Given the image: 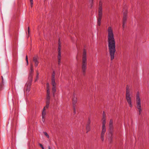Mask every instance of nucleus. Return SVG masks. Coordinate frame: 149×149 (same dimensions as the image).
<instances>
[{
    "instance_id": "1",
    "label": "nucleus",
    "mask_w": 149,
    "mask_h": 149,
    "mask_svg": "<svg viewBox=\"0 0 149 149\" xmlns=\"http://www.w3.org/2000/svg\"><path fill=\"white\" fill-rule=\"evenodd\" d=\"M107 41L109 53L111 59L112 60L114 58L116 51V42L113 29L111 27H109L107 29Z\"/></svg>"
},
{
    "instance_id": "2",
    "label": "nucleus",
    "mask_w": 149,
    "mask_h": 149,
    "mask_svg": "<svg viewBox=\"0 0 149 149\" xmlns=\"http://www.w3.org/2000/svg\"><path fill=\"white\" fill-rule=\"evenodd\" d=\"M87 66V55L86 50H83L81 65V71L83 75L86 74Z\"/></svg>"
},
{
    "instance_id": "3",
    "label": "nucleus",
    "mask_w": 149,
    "mask_h": 149,
    "mask_svg": "<svg viewBox=\"0 0 149 149\" xmlns=\"http://www.w3.org/2000/svg\"><path fill=\"white\" fill-rule=\"evenodd\" d=\"M136 108L138 109L139 111V115H140L142 111L141 107V99L139 92H137L136 95Z\"/></svg>"
},
{
    "instance_id": "4",
    "label": "nucleus",
    "mask_w": 149,
    "mask_h": 149,
    "mask_svg": "<svg viewBox=\"0 0 149 149\" xmlns=\"http://www.w3.org/2000/svg\"><path fill=\"white\" fill-rule=\"evenodd\" d=\"M126 98L129 107L132 108L133 105L132 101V95L130 94L129 86L128 85L126 87Z\"/></svg>"
},
{
    "instance_id": "5",
    "label": "nucleus",
    "mask_w": 149,
    "mask_h": 149,
    "mask_svg": "<svg viewBox=\"0 0 149 149\" xmlns=\"http://www.w3.org/2000/svg\"><path fill=\"white\" fill-rule=\"evenodd\" d=\"M102 131L101 134V138L102 141L104 140V136L106 132V127L105 124L106 123V119L102 118Z\"/></svg>"
},
{
    "instance_id": "6",
    "label": "nucleus",
    "mask_w": 149,
    "mask_h": 149,
    "mask_svg": "<svg viewBox=\"0 0 149 149\" xmlns=\"http://www.w3.org/2000/svg\"><path fill=\"white\" fill-rule=\"evenodd\" d=\"M123 27L124 28L125 27V24L126 23L127 20V10L126 9H124L123 11Z\"/></svg>"
},
{
    "instance_id": "7",
    "label": "nucleus",
    "mask_w": 149,
    "mask_h": 149,
    "mask_svg": "<svg viewBox=\"0 0 149 149\" xmlns=\"http://www.w3.org/2000/svg\"><path fill=\"white\" fill-rule=\"evenodd\" d=\"M32 80L29 79L26 84L25 87V91L26 93H29L30 90Z\"/></svg>"
},
{
    "instance_id": "8",
    "label": "nucleus",
    "mask_w": 149,
    "mask_h": 149,
    "mask_svg": "<svg viewBox=\"0 0 149 149\" xmlns=\"http://www.w3.org/2000/svg\"><path fill=\"white\" fill-rule=\"evenodd\" d=\"M51 84L52 86V91L53 93V97H54L55 93L56 91V82H54L51 83Z\"/></svg>"
},
{
    "instance_id": "9",
    "label": "nucleus",
    "mask_w": 149,
    "mask_h": 149,
    "mask_svg": "<svg viewBox=\"0 0 149 149\" xmlns=\"http://www.w3.org/2000/svg\"><path fill=\"white\" fill-rule=\"evenodd\" d=\"M102 14L98 13V17L97 18V25L100 26L101 24V20L102 17Z\"/></svg>"
},
{
    "instance_id": "10",
    "label": "nucleus",
    "mask_w": 149,
    "mask_h": 149,
    "mask_svg": "<svg viewBox=\"0 0 149 149\" xmlns=\"http://www.w3.org/2000/svg\"><path fill=\"white\" fill-rule=\"evenodd\" d=\"M33 65H31V66L30 71L29 72V77L28 79H31V80H33Z\"/></svg>"
},
{
    "instance_id": "11",
    "label": "nucleus",
    "mask_w": 149,
    "mask_h": 149,
    "mask_svg": "<svg viewBox=\"0 0 149 149\" xmlns=\"http://www.w3.org/2000/svg\"><path fill=\"white\" fill-rule=\"evenodd\" d=\"M38 57L37 56H35L33 57V61L35 63V66L36 67L38 65L39 63Z\"/></svg>"
},
{
    "instance_id": "12",
    "label": "nucleus",
    "mask_w": 149,
    "mask_h": 149,
    "mask_svg": "<svg viewBox=\"0 0 149 149\" xmlns=\"http://www.w3.org/2000/svg\"><path fill=\"white\" fill-rule=\"evenodd\" d=\"M91 123V121L90 119H89L87 123L86 129L87 131L86 132L87 133L90 130L91 127L90 126V124Z\"/></svg>"
},
{
    "instance_id": "13",
    "label": "nucleus",
    "mask_w": 149,
    "mask_h": 149,
    "mask_svg": "<svg viewBox=\"0 0 149 149\" xmlns=\"http://www.w3.org/2000/svg\"><path fill=\"white\" fill-rule=\"evenodd\" d=\"M102 3L101 1H100L99 4L98 13L102 14Z\"/></svg>"
},
{
    "instance_id": "14",
    "label": "nucleus",
    "mask_w": 149,
    "mask_h": 149,
    "mask_svg": "<svg viewBox=\"0 0 149 149\" xmlns=\"http://www.w3.org/2000/svg\"><path fill=\"white\" fill-rule=\"evenodd\" d=\"M109 127L111 130H112L113 129V120L111 119L110 120L109 125Z\"/></svg>"
},
{
    "instance_id": "15",
    "label": "nucleus",
    "mask_w": 149,
    "mask_h": 149,
    "mask_svg": "<svg viewBox=\"0 0 149 149\" xmlns=\"http://www.w3.org/2000/svg\"><path fill=\"white\" fill-rule=\"evenodd\" d=\"M55 77V72L53 71L52 75L51 83L56 82Z\"/></svg>"
},
{
    "instance_id": "16",
    "label": "nucleus",
    "mask_w": 149,
    "mask_h": 149,
    "mask_svg": "<svg viewBox=\"0 0 149 149\" xmlns=\"http://www.w3.org/2000/svg\"><path fill=\"white\" fill-rule=\"evenodd\" d=\"M50 92H47L46 102H50Z\"/></svg>"
},
{
    "instance_id": "17",
    "label": "nucleus",
    "mask_w": 149,
    "mask_h": 149,
    "mask_svg": "<svg viewBox=\"0 0 149 149\" xmlns=\"http://www.w3.org/2000/svg\"><path fill=\"white\" fill-rule=\"evenodd\" d=\"M58 55L61 54V43H60V42L59 40V42H58Z\"/></svg>"
},
{
    "instance_id": "18",
    "label": "nucleus",
    "mask_w": 149,
    "mask_h": 149,
    "mask_svg": "<svg viewBox=\"0 0 149 149\" xmlns=\"http://www.w3.org/2000/svg\"><path fill=\"white\" fill-rule=\"evenodd\" d=\"M45 110V107H44L42 113V117H43V118H45V116L46 114V111Z\"/></svg>"
},
{
    "instance_id": "19",
    "label": "nucleus",
    "mask_w": 149,
    "mask_h": 149,
    "mask_svg": "<svg viewBox=\"0 0 149 149\" xmlns=\"http://www.w3.org/2000/svg\"><path fill=\"white\" fill-rule=\"evenodd\" d=\"M77 100L76 97L75 96L73 97L72 102L73 104H75L77 102Z\"/></svg>"
},
{
    "instance_id": "20",
    "label": "nucleus",
    "mask_w": 149,
    "mask_h": 149,
    "mask_svg": "<svg viewBox=\"0 0 149 149\" xmlns=\"http://www.w3.org/2000/svg\"><path fill=\"white\" fill-rule=\"evenodd\" d=\"M113 134L112 132H111V136L108 138V141L110 143H111L112 141Z\"/></svg>"
},
{
    "instance_id": "21",
    "label": "nucleus",
    "mask_w": 149,
    "mask_h": 149,
    "mask_svg": "<svg viewBox=\"0 0 149 149\" xmlns=\"http://www.w3.org/2000/svg\"><path fill=\"white\" fill-rule=\"evenodd\" d=\"M58 65H60L61 63V54L60 55H58Z\"/></svg>"
},
{
    "instance_id": "22",
    "label": "nucleus",
    "mask_w": 149,
    "mask_h": 149,
    "mask_svg": "<svg viewBox=\"0 0 149 149\" xmlns=\"http://www.w3.org/2000/svg\"><path fill=\"white\" fill-rule=\"evenodd\" d=\"M47 92H50L49 89V84L48 83L47 84Z\"/></svg>"
},
{
    "instance_id": "23",
    "label": "nucleus",
    "mask_w": 149,
    "mask_h": 149,
    "mask_svg": "<svg viewBox=\"0 0 149 149\" xmlns=\"http://www.w3.org/2000/svg\"><path fill=\"white\" fill-rule=\"evenodd\" d=\"M50 102L46 101V105L44 107H45V109H46L48 108L49 107Z\"/></svg>"
},
{
    "instance_id": "24",
    "label": "nucleus",
    "mask_w": 149,
    "mask_h": 149,
    "mask_svg": "<svg viewBox=\"0 0 149 149\" xmlns=\"http://www.w3.org/2000/svg\"><path fill=\"white\" fill-rule=\"evenodd\" d=\"M43 133L44 135L46 136V137L48 138L49 139V135L48 133L46 132H43Z\"/></svg>"
},
{
    "instance_id": "25",
    "label": "nucleus",
    "mask_w": 149,
    "mask_h": 149,
    "mask_svg": "<svg viewBox=\"0 0 149 149\" xmlns=\"http://www.w3.org/2000/svg\"><path fill=\"white\" fill-rule=\"evenodd\" d=\"M106 119V114L105 112L103 111L102 114V118Z\"/></svg>"
},
{
    "instance_id": "26",
    "label": "nucleus",
    "mask_w": 149,
    "mask_h": 149,
    "mask_svg": "<svg viewBox=\"0 0 149 149\" xmlns=\"http://www.w3.org/2000/svg\"><path fill=\"white\" fill-rule=\"evenodd\" d=\"M26 60L27 63V65H28L29 63L28 61V58L27 57V56L26 55Z\"/></svg>"
},
{
    "instance_id": "27",
    "label": "nucleus",
    "mask_w": 149,
    "mask_h": 149,
    "mask_svg": "<svg viewBox=\"0 0 149 149\" xmlns=\"http://www.w3.org/2000/svg\"><path fill=\"white\" fill-rule=\"evenodd\" d=\"M31 2V6L32 7L33 4V0H30Z\"/></svg>"
},
{
    "instance_id": "28",
    "label": "nucleus",
    "mask_w": 149,
    "mask_h": 149,
    "mask_svg": "<svg viewBox=\"0 0 149 149\" xmlns=\"http://www.w3.org/2000/svg\"><path fill=\"white\" fill-rule=\"evenodd\" d=\"M39 145L42 148V149H45L44 147H43L42 145L41 144L39 143Z\"/></svg>"
},
{
    "instance_id": "29",
    "label": "nucleus",
    "mask_w": 149,
    "mask_h": 149,
    "mask_svg": "<svg viewBox=\"0 0 149 149\" xmlns=\"http://www.w3.org/2000/svg\"><path fill=\"white\" fill-rule=\"evenodd\" d=\"M38 75H36V79H35V82L38 79Z\"/></svg>"
},
{
    "instance_id": "30",
    "label": "nucleus",
    "mask_w": 149,
    "mask_h": 149,
    "mask_svg": "<svg viewBox=\"0 0 149 149\" xmlns=\"http://www.w3.org/2000/svg\"><path fill=\"white\" fill-rule=\"evenodd\" d=\"M28 33L29 34V32H30V28H29V27H28Z\"/></svg>"
},
{
    "instance_id": "31",
    "label": "nucleus",
    "mask_w": 149,
    "mask_h": 149,
    "mask_svg": "<svg viewBox=\"0 0 149 149\" xmlns=\"http://www.w3.org/2000/svg\"><path fill=\"white\" fill-rule=\"evenodd\" d=\"M42 121L43 123H44L45 122V119H44V118H43L42 117Z\"/></svg>"
},
{
    "instance_id": "32",
    "label": "nucleus",
    "mask_w": 149,
    "mask_h": 149,
    "mask_svg": "<svg viewBox=\"0 0 149 149\" xmlns=\"http://www.w3.org/2000/svg\"><path fill=\"white\" fill-rule=\"evenodd\" d=\"M89 1L91 3H93V0H89Z\"/></svg>"
},
{
    "instance_id": "33",
    "label": "nucleus",
    "mask_w": 149,
    "mask_h": 149,
    "mask_svg": "<svg viewBox=\"0 0 149 149\" xmlns=\"http://www.w3.org/2000/svg\"><path fill=\"white\" fill-rule=\"evenodd\" d=\"M36 75H38V76L39 75V73L38 71L36 72Z\"/></svg>"
},
{
    "instance_id": "34",
    "label": "nucleus",
    "mask_w": 149,
    "mask_h": 149,
    "mask_svg": "<svg viewBox=\"0 0 149 149\" xmlns=\"http://www.w3.org/2000/svg\"><path fill=\"white\" fill-rule=\"evenodd\" d=\"M48 149H51L50 148V146H48Z\"/></svg>"
}]
</instances>
